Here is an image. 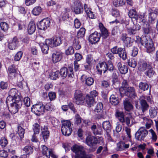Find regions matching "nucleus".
I'll use <instances>...</instances> for the list:
<instances>
[{
  "mask_svg": "<svg viewBox=\"0 0 158 158\" xmlns=\"http://www.w3.org/2000/svg\"><path fill=\"white\" fill-rule=\"evenodd\" d=\"M73 46L76 50H79L81 48V45L79 44L78 38H75L73 42Z\"/></svg>",
  "mask_w": 158,
  "mask_h": 158,
  "instance_id": "47",
  "label": "nucleus"
},
{
  "mask_svg": "<svg viewBox=\"0 0 158 158\" xmlns=\"http://www.w3.org/2000/svg\"><path fill=\"white\" fill-rule=\"evenodd\" d=\"M81 118L80 116L78 114H76L75 116V124L78 125L81 122Z\"/></svg>",
  "mask_w": 158,
  "mask_h": 158,
  "instance_id": "61",
  "label": "nucleus"
},
{
  "mask_svg": "<svg viewBox=\"0 0 158 158\" xmlns=\"http://www.w3.org/2000/svg\"><path fill=\"white\" fill-rule=\"evenodd\" d=\"M59 73L63 78H65L67 76L69 77H73L74 76L73 68L70 67L68 68L65 67L61 68Z\"/></svg>",
  "mask_w": 158,
  "mask_h": 158,
  "instance_id": "6",
  "label": "nucleus"
},
{
  "mask_svg": "<svg viewBox=\"0 0 158 158\" xmlns=\"http://www.w3.org/2000/svg\"><path fill=\"white\" fill-rule=\"evenodd\" d=\"M41 148L42 149V153L43 155L46 156L47 158H49L50 157V152L51 150H48V148L45 146L42 145L41 146Z\"/></svg>",
  "mask_w": 158,
  "mask_h": 158,
  "instance_id": "32",
  "label": "nucleus"
},
{
  "mask_svg": "<svg viewBox=\"0 0 158 158\" xmlns=\"http://www.w3.org/2000/svg\"><path fill=\"white\" fill-rule=\"evenodd\" d=\"M44 112L45 110L47 111H52L53 110L52 105L50 103H47L45 106L43 105Z\"/></svg>",
  "mask_w": 158,
  "mask_h": 158,
  "instance_id": "58",
  "label": "nucleus"
},
{
  "mask_svg": "<svg viewBox=\"0 0 158 158\" xmlns=\"http://www.w3.org/2000/svg\"><path fill=\"white\" fill-rule=\"evenodd\" d=\"M49 120L54 127L57 126L60 123L58 120L53 117H50Z\"/></svg>",
  "mask_w": 158,
  "mask_h": 158,
  "instance_id": "44",
  "label": "nucleus"
},
{
  "mask_svg": "<svg viewBox=\"0 0 158 158\" xmlns=\"http://www.w3.org/2000/svg\"><path fill=\"white\" fill-rule=\"evenodd\" d=\"M100 33L95 31L89 35V41L92 44H95L100 41Z\"/></svg>",
  "mask_w": 158,
  "mask_h": 158,
  "instance_id": "12",
  "label": "nucleus"
},
{
  "mask_svg": "<svg viewBox=\"0 0 158 158\" xmlns=\"http://www.w3.org/2000/svg\"><path fill=\"white\" fill-rule=\"evenodd\" d=\"M84 10L87 16L90 19H95V15L92 11V9L90 6L86 4H85L84 5Z\"/></svg>",
  "mask_w": 158,
  "mask_h": 158,
  "instance_id": "16",
  "label": "nucleus"
},
{
  "mask_svg": "<svg viewBox=\"0 0 158 158\" xmlns=\"http://www.w3.org/2000/svg\"><path fill=\"white\" fill-rule=\"evenodd\" d=\"M110 102L114 106L117 105L119 102V101L118 98L114 95H111L110 98Z\"/></svg>",
  "mask_w": 158,
  "mask_h": 158,
  "instance_id": "36",
  "label": "nucleus"
},
{
  "mask_svg": "<svg viewBox=\"0 0 158 158\" xmlns=\"http://www.w3.org/2000/svg\"><path fill=\"white\" fill-rule=\"evenodd\" d=\"M122 86L119 89V92L120 94L121 95L123 94V91L124 89H126V88H128V85L127 81V80H124L122 82Z\"/></svg>",
  "mask_w": 158,
  "mask_h": 158,
  "instance_id": "33",
  "label": "nucleus"
},
{
  "mask_svg": "<svg viewBox=\"0 0 158 158\" xmlns=\"http://www.w3.org/2000/svg\"><path fill=\"white\" fill-rule=\"evenodd\" d=\"M62 124L61 127V131L63 135L65 136H69L71 134L72 131L71 123L70 121L64 120L62 121Z\"/></svg>",
  "mask_w": 158,
  "mask_h": 158,
  "instance_id": "5",
  "label": "nucleus"
},
{
  "mask_svg": "<svg viewBox=\"0 0 158 158\" xmlns=\"http://www.w3.org/2000/svg\"><path fill=\"white\" fill-rule=\"evenodd\" d=\"M91 129L93 133L95 135L101 134L100 132L99 131L96 125H94L91 127Z\"/></svg>",
  "mask_w": 158,
  "mask_h": 158,
  "instance_id": "59",
  "label": "nucleus"
},
{
  "mask_svg": "<svg viewBox=\"0 0 158 158\" xmlns=\"http://www.w3.org/2000/svg\"><path fill=\"white\" fill-rule=\"evenodd\" d=\"M12 104L10 105V107L9 108L10 111L12 114H14L18 112L19 110L21 107L22 105V101L21 99L17 100Z\"/></svg>",
  "mask_w": 158,
  "mask_h": 158,
  "instance_id": "10",
  "label": "nucleus"
},
{
  "mask_svg": "<svg viewBox=\"0 0 158 158\" xmlns=\"http://www.w3.org/2000/svg\"><path fill=\"white\" fill-rule=\"evenodd\" d=\"M120 39L126 47H128L131 46V38L128 37L127 34L123 33Z\"/></svg>",
  "mask_w": 158,
  "mask_h": 158,
  "instance_id": "21",
  "label": "nucleus"
},
{
  "mask_svg": "<svg viewBox=\"0 0 158 158\" xmlns=\"http://www.w3.org/2000/svg\"><path fill=\"white\" fill-rule=\"evenodd\" d=\"M145 15L144 13H141L140 15H138V18L136 19L135 20L140 23L141 22H144Z\"/></svg>",
  "mask_w": 158,
  "mask_h": 158,
  "instance_id": "56",
  "label": "nucleus"
},
{
  "mask_svg": "<svg viewBox=\"0 0 158 158\" xmlns=\"http://www.w3.org/2000/svg\"><path fill=\"white\" fill-rule=\"evenodd\" d=\"M151 64L150 65L148 66V68L145 72V74L149 77H151L154 75L155 72L153 70Z\"/></svg>",
  "mask_w": 158,
  "mask_h": 158,
  "instance_id": "35",
  "label": "nucleus"
},
{
  "mask_svg": "<svg viewBox=\"0 0 158 158\" xmlns=\"http://www.w3.org/2000/svg\"><path fill=\"white\" fill-rule=\"evenodd\" d=\"M50 25V21L48 18L44 19L37 24L38 28L41 30H44Z\"/></svg>",
  "mask_w": 158,
  "mask_h": 158,
  "instance_id": "14",
  "label": "nucleus"
},
{
  "mask_svg": "<svg viewBox=\"0 0 158 158\" xmlns=\"http://www.w3.org/2000/svg\"><path fill=\"white\" fill-rule=\"evenodd\" d=\"M36 25L33 21H31L29 23L27 27L28 33L30 35L32 34L35 30Z\"/></svg>",
  "mask_w": 158,
  "mask_h": 158,
  "instance_id": "28",
  "label": "nucleus"
},
{
  "mask_svg": "<svg viewBox=\"0 0 158 158\" xmlns=\"http://www.w3.org/2000/svg\"><path fill=\"white\" fill-rule=\"evenodd\" d=\"M115 117L117 118L119 121L123 123L125 122L124 114L123 111L116 110L115 113Z\"/></svg>",
  "mask_w": 158,
  "mask_h": 158,
  "instance_id": "26",
  "label": "nucleus"
},
{
  "mask_svg": "<svg viewBox=\"0 0 158 158\" xmlns=\"http://www.w3.org/2000/svg\"><path fill=\"white\" fill-rule=\"evenodd\" d=\"M50 100L51 101L54 100L56 97V94L53 92H50L48 94Z\"/></svg>",
  "mask_w": 158,
  "mask_h": 158,
  "instance_id": "64",
  "label": "nucleus"
},
{
  "mask_svg": "<svg viewBox=\"0 0 158 158\" xmlns=\"http://www.w3.org/2000/svg\"><path fill=\"white\" fill-rule=\"evenodd\" d=\"M149 131L151 134L152 135V140L154 142H156L157 139V137L155 132L152 129H150Z\"/></svg>",
  "mask_w": 158,
  "mask_h": 158,
  "instance_id": "53",
  "label": "nucleus"
},
{
  "mask_svg": "<svg viewBox=\"0 0 158 158\" xmlns=\"http://www.w3.org/2000/svg\"><path fill=\"white\" fill-rule=\"evenodd\" d=\"M31 110L37 116H40L44 112L43 104L42 102H38L31 107Z\"/></svg>",
  "mask_w": 158,
  "mask_h": 158,
  "instance_id": "9",
  "label": "nucleus"
},
{
  "mask_svg": "<svg viewBox=\"0 0 158 158\" xmlns=\"http://www.w3.org/2000/svg\"><path fill=\"white\" fill-rule=\"evenodd\" d=\"M59 72L56 71L55 72H51L49 74V77L51 79L53 80H56L58 78Z\"/></svg>",
  "mask_w": 158,
  "mask_h": 158,
  "instance_id": "42",
  "label": "nucleus"
},
{
  "mask_svg": "<svg viewBox=\"0 0 158 158\" xmlns=\"http://www.w3.org/2000/svg\"><path fill=\"white\" fill-rule=\"evenodd\" d=\"M27 155H30L33 152L34 149L32 147L29 146H26L23 149Z\"/></svg>",
  "mask_w": 158,
  "mask_h": 158,
  "instance_id": "41",
  "label": "nucleus"
},
{
  "mask_svg": "<svg viewBox=\"0 0 158 158\" xmlns=\"http://www.w3.org/2000/svg\"><path fill=\"white\" fill-rule=\"evenodd\" d=\"M129 17L132 19H134L135 20L138 18V15L136 10L134 9H132L130 10L128 13Z\"/></svg>",
  "mask_w": 158,
  "mask_h": 158,
  "instance_id": "38",
  "label": "nucleus"
},
{
  "mask_svg": "<svg viewBox=\"0 0 158 158\" xmlns=\"http://www.w3.org/2000/svg\"><path fill=\"white\" fill-rule=\"evenodd\" d=\"M0 27L1 29L5 32L7 31L9 28L8 24L5 22H1L0 24Z\"/></svg>",
  "mask_w": 158,
  "mask_h": 158,
  "instance_id": "49",
  "label": "nucleus"
},
{
  "mask_svg": "<svg viewBox=\"0 0 158 158\" xmlns=\"http://www.w3.org/2000/svg\"><path fill=\"white\" fill-rule=\"evenodd\" d=\"M102 127L106 131H110L111 127L110 122L109 121H105L103 122Z\"/></svg>",
  "mask_w": 158,
  "mask_h": 158,
  "instance_id": "34",
  "label": "nucleus"
},
{
  "mask_svg": "<svg viewBox=\"0 0 158 158\" xmlns=\"http://www.w3.org/2000/svg\"><path fill=\"white\" fill-rule=\"evenodd\" d=\"M139 103L140 106L139 107V109L142 110V113H144L148 110L149 106L145 100L142 99L140 98Z\"/></svg>",
  "mask_w": 158,
  "mask_h": 158,
  "instance_id": "22",
  "label": "nucleus"
},
{
  "mask_svg": "<svg viewBox=\"0 0 158 158\" xmlns=\"http://www.w3.org/2000/svg\"><path fill=\"white\" fill-rule=\"evenodd\" d=\"M149 114L150 117L153 118L157 115V110L154 108L152 107L149 110Z\"/></svg>",
  "mask_w": 158,
  "mask_h": 158,
  "instance_id": "45",
  "label": "nucleus"
},
{
  "mask_svg": "<svg viewBox=\"0 0 158 158\" xmlns=\"http://www.w3.org/2000/svg\"><path fill=\"white\" fill-rule=\"evenodd\" d=\"M136 37L137 39L135 40L136 42L139 44H140L141 45L144 46L146 48L147 52L150 53L154 51L155 48L152 39L145 37L140 38L138 36Z\"/></svg>",
  "mask_w": 158,
  "mask_h": 158,
  "instance_id": "2",
  "label": "nucleus"
},
{
  "mask_svg": "<svg viewBox=\"0 0 158 158\" xmlns=\"http://www.w3.org/2000/svg\"><path fill=\"white\" fill-rule=\"evenodd\" d=\"M24 104L27 107H29L31 105L30 98L28 97H25L23 100Z\"/></svg>",
  "mask_w": 158,
  "mask_h": 158,
  "instance_id": "63",
  "label": "nucleus"
},
{
  "mask_svg": "<svg viewBox=\"0 0 158 158\" xmlns=\"http://www.w3.org/2000/svg\"><path fill=\"white\" fill-rule=\"evenodd\" d=\"M123 94L121 95L123 97L124 94H125L128 97L131 98H135L136 96V94L135 88L133 87H128L123 91Z\"/></svg>",
  "mask_w": 158,
  "mask_h": 158,
  "instance_id": "13",
  "label": "nucleus"
},
{
  "mask_svg": "<svg viewBox=\"0 0 158 158\" xmlns=\"http://www.w3.org/2000/svg\"><path fill=\"white\" fill-rule=\"evenodd\" d=\"M49 46L46 43V39L45 41V44H43L40 45L42 52L44 54H47L49 50Z\"/></svg>",
  "mask_w": 158,
  "mask_h": 158,
  "instance_id": "40",
  "label": "nucleus"
},
{
  "mask_svg": "<svg viewBox=\"0 0 158 158\" xmlns=\"http://www.w3.org/2000/svg\"><path fill=\"white\" fill-rule=\"evenodd\" d=\"M123 105L126 110L127 111H130L133 110V106L128 100H126L124 101Z\"/></svg>",
  "mask_w": 158,
  "mask_h": 158,
  "instance_id": "29",
  "label": "nucleus"
},
{
  "mask_svg": "<svg viewBox=\"0 0 158 158\" xmlns=\"http://www.w3.org/2000/svg\"><path fill=\"white\" fill-rule=\"evenodd\" d=\"M103 108V105L101 102H98L97 104L94 109V111L97 112H100Z\"/></svg>",
  "mask_w": 158,
  "mask_h": 158,
  "instance_id": "51",
  "label": "nucleus"
},
{
  "mask_svg": "<svg viewBox=\"0 0 158 158\" xmlns=\"http://www.w3.org/2000/svg\"><path fill=\"white\" fill-rule=\"evenodd\" d=\"M17 133L19 135L21 139L23 138L24 137L25 129L23 128L20 126L18 127Z\"/></svg>",
  "mask_w": 158,
  "mask_h": 158,
  "instance_id": "46",
  "label": "nucleus"
},
{
  "mask_svg": "<svg viewBox=\"0 0 158 158\" xmlns=\"http://www.w3.org/2000/svg\"><path fill=\"white\" fill-rule=\"evenodd\" d=\"M85 143L89 147H92L98 143V140L95 137L88 136L86 138Z\"/></svg>",
  "mask_w": 158,
  "mask_h": 158,
  "instance_id": "15",
  "label": "nucleus"
},
{
  "mask_svg": "<svg viewBox=\"0 0 158 158\" xmlns=\"http://www.w3.org/2000/svg\"><path fill=\"white\" fill-rule=\"evenodd\" d=\"M40 129V125L39 124L35 123L33 125V130L35 134H39Z\"/></svg>",
  "mask_w": 158,
  "mask_h": 158,
  "instance_id": "50",
  "label": "nucleus"
},
{
  "mask_svg": "<svg viewBox=\"0 0 158 158\" xmlns=\"http://www.w3.org/2000/svg\"><path fill=\"white\" fill-rule=\"evenodd\" d=\"M42 9L40 6H37L34 7L32 10V13L34 15H39L41 12Z\"/></svg>",
  "mask_w": 158,
  "mask_h": 158,
  "instance_id": "43",
  "label": "nucleus"
},
{
  "mask_svg": "<svg viewBox=\"0 0 158 158\" xmlns=\"http://www.w3.org/2000/svg\"><path fill=\"white\" fill-rule=\"evenodd\" d=\"M19 42L17 37L16 36L14 37L12 41L10 43L8 44L9 48L11 50L15 49L18 44Z\"/></svg>",
  "mask_w": 158,
  "mask_h": 158,
  "instance_id": "27",
  "label": "nucleus"
},
{
  "mask_svg": "<svg viewBox=\"0 0 158 158\" xmlns=\"http://www.w3.org/2000/svg\"><path fill=\"white\" fill-rule=\"evenodd\" d=\"M111 51L113 54H118L119 57L123 60H125L127 58V52L124 48L115 46L111 49Z\"/></svg>",
  "mask_w": 158,
  "mask_h": 158,
  "instance_id": "4",
  "label": "nucleus"
},
{
  "mask_svg": "<svg viewBox=\"0 0 158 158\" xmlns=\"http://www.w3.org/2000/svg\"><path fill=\"white\" fill-rule=\"evenodd\" d=\"M23 52L21 51H19L15 54V56L14 60L15 61H19L22 57Z\"/></svg>",
  "mask_w": 158,
  "mask_h": 158,
  "instance_id": "54",
  "label": "nucleus"
},
{
  "mask_svg": "<svg viewBox=\"0 0 158 158\" xmlns=\"http://www.w3.org/2000/svg\"><path fill=\"white\" fill-rule=\"evenodd\" d=\"M148 134V131L145 127H141L135 133V136L136 139L141 141L143 140Z\"/></svg>",
  "mask_w": 158,
  "mask_h": 158,
  "instance_id": "8",
  "label": "nucleus"
},
{
  "mask_svg": "<svg viewBox=\"0 0 158 158\" xmlns=\"http://www.w3.org/2000/svg\"><path fill=\"white\" fill-rule=\"evenodd\" d=\"M63 147L66 151H68L71 148L75 154V158H92L94 156L92 154H86L84 148L81 146L75 144L71 147L68 143H65L63 144Z\"/></svg>",
  "mask_w": 158,
  "mask_h": 158,
  "instance_id": "1",
  "label": "nucleus"
},
{
  "mask_svg": "<svg viewBox=\"0 0 158 158\" xmlns=\"http://www.w3.org/2000/svg\"><path fill=\"white\" fill-rule=\"evenodd\" d=\"M16 66L14 65H11L8 68V70L10 73V76L11 77L13 76L14 77H15L17 75H18L16 73Z\"/></svg>",
  "mask_w": 158,
  "mask_h": 158,
  "instance_id": "30",
  "label": "nucleus"
},
{
  "mask_svg": "<svg viewBox=\"0 0 158 158\" xmlns=\"http://www.w3.org/2000/svg\"><path fill=\"white\" fill-rule=\"evenodd\" d=\"M73 10L76 14H80L82 13L83 12V9L81 6V2L77 1L74 3L73 6Z\"/></svg>",
  "mask_w": 158,
  "mask_h": 158,
  "instance_id": "19",
  "label": "nucleus"
},
{
  "mask_svg": "<svg viewBox=\"0 0 158 158\" xmlns=\"http://www.w3.org/2000/svg\"><path fill=\"white\" fill-rule=\"evenodd\" d=\"M85 99L86 103L89 106L91 107L93 105L94 103V98L91 97L89 95H87L85 98Z\"/></svg>",
  "mask_w": 158,
  "mask_h": 158,
  "instance_id": "31",
  "label": "nucleus"
},
{
  "mask_svg": "<svg viewBox=\"0 0 158 158\" xmlns=\"http://www.w3.org/2000/svg\"><path fill=\"white\" fill-rule=\"evenodd\" d=\"M117 66L118 70L121 74H125L128 71V68L127 66L123 65L121 62H119L117 64Z\"/></svg>",
  "mask_w": 158,
  "mask_h": 158,
  "instance_id": "25",
  "label": "nucleus"
},
{
  "mask_svg": "<svg viewBox=\"0 0 158 158\" xmlns=\"http://www.w3.org/2000/svg\"><path fill=\"white\" fill-rule=\"evenodd\" d=\"M81 79L82 82L85 81L86 84L88 86H90L92 85L94 83V80L92 77H87L85 75H82Z\"/></svg>",
  "mask_w": 158,
  "mask_h": 158,
  "instance_id": "24",
  "label": "nucleus"
},
{
  "mask_svg": "<svg viewBox=\"0 0 158 158\" xmlns=\"http://www.w3.org/2000/svg\"><path fill=\"white\" fill-rule=\"evenodd\" d=\"M8 141L7 139L4 137H2L0 140V145L2 148H4L7 145Z\"/></svg>",
  "mask_w": 158,
  "mask_h": 158,
  "instance_id": "55",
  "label": "nucleus"
},
{
  "mask_svg": "<svg viewBox=\"0 0 158 158\" xmlns=\"http://www.w3.org/2000/svg\"><path fill=\"white\" fill-rule=\"evenodd\" d=\"M98 27L101 32V37H102L103 39H106L109 36L108 31L102 23H99Z\"/></svg>",
  "mask_w": 158,
  "mask_h": 158,
  "instance_id": "17",
  "label": "nucleus"
},
{
  "mask_svg": "<svg viewBox=\"0 0 158 158\" xmlns=\"http://www.w3.org/2000/svg\"><path fill=\"white\" fill-rule=\"evenodd\" d=\"M85 29L83 27H81L77 32V36L78 38H82L84 36L85 33Z\"/></svg>",
  "mask_w": 158,
  "mask_h": 158,
  "instance_id": "52",
  "label": "nucleus"
},
{
  "mask_svg": "<svg viewBox=\"0 0 158 158\" xmlns=\"http://www.w3.org/2000/svg\"><path fill=\"white\" fill-rule=\"evenodd\" d=\"M152 63L146 62L143 60L139 61L138 64V69L141 71H144L147 70L148 66L150 65Z\"/></svg>",
  "mask_w": 158,
  "mask_h": 158,
  "instance_id": "18",
  "label": "nucleus"
},
{
  "mask_svg": "<svg viewBox=\"0 0 158 158\" xmlns=\"http://www.w3.org/2000/svg\"><path fill=\"white\" fill-rule=\"evenodd\" d=\"M66 54L67 55H71L74 53V50L72 46L69 47L66 50Z\"/></svg>",
  "mask_w": 158,
  "mask_h": 158,
  "instance_id": "60",
  "label": "nucleus"
},
{
  "mask_svg": "<svg viewBox=\"0 0 158 158\" xmlns=\"http://www.w3.org/2000/svg\"><path fill=\"white\" fill-rule=\"evenodd\" d=\"M96 69L98 73L100 74H102V71L103 73H105L108 70L110 71L114 70V72L116 71L114 69L113 64L109 62L108 63H106L105 62L99 63L97 65Z\"/></svg>",
  "mask_w": 158,
  "mask_h": 158,
  "instance_id": "3",
  "label": "nucleus"
},
{
  "mask_svg": "<svg viewBox=\"0 0 158 158\" xmlns=\"http://www.w3.org/2000/svg\"><path fill=\"white\" fill-rule=\"evenodd\" d=\"M62 53L58 51L54 52L52 55V62L56 63L60 61L61 59Z\"/></svg>",
  "mask_w": 158,
  "mask_h": 158,
  "instance_id": "23",
  "label": "nucleus"
},
{
  "mask_svg": "<svg viewBox=\"0 0 158 158\" xmlns=\"http://www.w3.org/2000/svg\"><path fill=\"white\" fill-rule=\"evenodd\" d=\"M139 89L143 91H145L148 89L149 88L148 84L145 82H140L139 84Z\"/></svg>",
  "mask_w": 158,
  "mask_h": 158,
  "instance_id": "39",
  "label": "nucleus"
},
{
  "mask_svg": "<svg viewBox=\"0 0 158 158\" xmlns=\"http://www.w3.org/2000/svg\"><path fill=\"white\" fill-rule=\"evenodd\" d=\"M85 98L83 95L82 92L79 90L75 91L74 98V102L77 104H82L84 102Z\"/></svg>",
  "mask_w": 158,
  "mask_h": 158,
  "instance_id": "11",
  "label": "nucleus"
},
{
  "mask_svg": "<svg viewBox=\"0 0 158 158\" xmlns=\"http://www.w3.org/2000/svg\"><path fill=\"white\" fill-rule=\"evenodd\" d=\"M16 101V99L14 98L8 96L6 100V103L7 105H11L12 103L15 102Z\"/></svg>",
  "mask_w": 158,
  "mask_h": 158,
  "instance_id": "48",
  "label": "nucleus"
},
{
  "mask_svg": "<svg viewBox=\"0 0 158 158\" xmlns=\"http://www.w3.org/2000/svg\"><path fill=\"white\" fill-rule=\"evenodd\" d=\"M127 63L128 66L133 68H135L137 66V61L134 58H131L128 60Z\"/></svg>",
  "mask_w": 158,
  "mask_h": 158,
  "instance_id": "37",
  "label": "nucleus"
},
{
  "mask_svg": "<svg viewBox=\"0 0 158 158\" xmlns=\"http://www.w3.org/2000/svg\"><path fill=\"white\" fill-rule=\"evenodd\" d=\"M9 95L14 98L17 100L22 99L20 94L15 88H12L10 89L8 93Z\"/></svg>",
  "mask_w": 158,
  "mask_h": 158,
  "instance_id": "20",
  "label": "nucleus"
},
{
  "mask_svg": "<svg viewBox=\"0 0 158 158\" xmlns=\"http://www.w3.org/2000/svg\"><path fill=\"white\" fill-rule=\"evenodd\" d=\"M93 60V56L90 54H88L86 56V62L87 64H92Z\"/></svg>",
  "mask_w": 158,
  "mask_h": 158,
  "instance_id": "57",
  "label": "nucleus"
},
{
  "mask_svg": "<svg viewBox=\"0 0 158 158\" xmlns=\"http://www.w3.org/2000/svg\"><path fill=\"white\" fill-rule=\"evenodd\" d=\"M8 85L7 82L1 81L0 83V88L3 90L6 89L8 87Z\"/></svg>",
  "mask_w": 158,
  "mask_h": 158,
  "instance_id": "62",
  "label": "nucleus"
},
{
  "mask_svg": "<svg viewBox=\"0 0 158 158\" xmlns=\"http://www.w3.org/2000/svg\"><path fill=\"white\" fill-rule=\"evenodd\" d=\"M62 40L60 37H54L53 39H46V43L51 48L56 47L62 43Z\"/></svg>",
  "mask_w": 158,
  "mask_h": 158,
  "instance_id": "7",
  "label": "nucleus"
}]
</instances>
